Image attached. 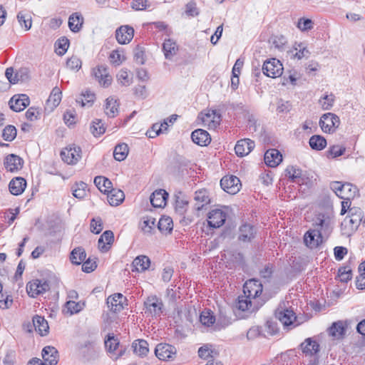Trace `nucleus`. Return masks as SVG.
I'll return each mask as SVG.
<instances>
[{
	"mask_svg": "<svg viewBox=\"0 0 365 365\" xmlns=\"http://www.w3.org/2000/svg\"><path fill=\"white\" fill-rule=\"evenodd\" d=\"M109 58L110 62L115 66L120 65L123 61L125 60L123 51H120L119 50L113 51L109 56Z\"/></svg>",
	"mask_w": 365,
	"mask_h": 365,
	"instance_id": "56",
	"label": "nucleus"
},
{
	"mask_svg": "<svg viewBox=\"0 0 365 365\" xmlns=\"http://www.w3.org/2000/svg\"><path fill=\"white\" fill-rule=\"evenodd\" d=\"M17 19L22 28L26 31L31 29L32 25L31 16L29 13L19 11L17 14Z\"/></svg>",
	"mask_w": 365,
	"mask_h": 365,
	"instance_id": "49",
	"label": "nucleus"
},
{
	"mask_svg": "<svg viewBox=\"0 0 365 365\" xmlns=\"http://www.w3.org/2000/svg\"><path fill=\"white\" fill-rule=\"evenodd\" d=\"M194 200L196 201L195 205V210H202L205 205L209 204L210 202L208 191L205 189L197 190L195 192Z\"/></svg>",
	"mask_w": 365,
	"mask_h": 365,
	"instance_id": "31",
	"label": "nucleus"
},
{
	"mask_svg": "<svg viewBox=\"0 0 365 365\" xmlns=\"http://www.w3.org/2000/svg\"><path fill=\"white\" fill-rule=\"evenodd\" d=\"M338 277L342 282H347L352 278V270L349 266L341 267L338 270Z\"/></svg>",
	"mask_w": 365,
	"mask_h": 365,
	"instance_id": "54",
	"label": "nucleus"
},
{
	"mask_svg": "<svg viewBox=\"0 0 365 365\" xmlns=\"http://www.w3.org/2000/svg\"><path fill=\"white\" fill-rule=\"evenodd\" d=\"M334 102V96L333 94L325 95L319 100L323 110H329L333 106Z\"/></svg>",
	"mask_w": 365,
	"mask_h": 365,
	"instance_id": "61",
	"label": "nucleus"
},
{
	"mask_svg": "<svg viewBox=\"0 0 365 365\" xmlns=\"http://www.w3.org/2000/svg\"><path fill=\"white\" fill-rule=\"evenodd\" d=\"M124 199V192L120 190L112 188L108 193V201L112 206L119 205L123 202Z\"/></svg>",
	"mask_w": 365,
	"mask_h": 365,
	"instance_id": "37",
	"label": "nucleus"
},
{
	"mask_svg": "<svg viewBox=\"0 0 365 365\" xmlns=\"http://www.w3.org/2000/svg\"><path fill=\"white\" fill-rule=\"evenodd\" d=\"M103 230V222L100 217L93 218L91 221V231L99 234Z\"/></svg>",
	"mask_w": 365,
	"mask_h": 365,
	"instance_id": "64",
	"label": "nucleus"
},
{
	"mask_svg": "<svg viewBox=\"0 0 365 365\" xmlns=\"http://www.w3.org/2000/svg\"><path fill=\"white\" fill-rule=\"evenodd\" d=\"M94 183L99 190L105 194H108L113 188L111 181L103 176H96L94 178Z\"/></svg>",
	"mask_w": 365,
	"mask_h": 365,
	"instance_id": "40",
	"label": "nucleus"
},
{
	"mask_svg": "<svg viewBox=\"0 0 365 365\" xmlns=\"http://www.w3.org/2000/svg\"><path fill=\"white\" fill-rule=\"evenodd\" d=\"M114 241V235L111 230L105 231L98 241V247L101 252H106Z\"/></svg>",
	"mask_w": 365,
	"mask_h": 365,
	"instance_id": "26",
	"label": "nucleus"
},
{
	"mask_svg": "<svg viewBox=\"0 0 365 365\" xmlns=\"http://www.w3.org/2000/svg\"><path fill=\"white\" fill-rule=\"evenodd\" d=\"M33 324L36 332L41 336H46L48 333L49 327L43 317L36 315L33 317Z\"/></svg>",
	"mask_w": 365,
	"mask_h": 365,
	"instance_id": "36",
	"label": "nucleus"
},
{
	"mask_svg": "<svg viewBox=\"0 0 365 365\" xmlns=\"http://www.w3.org/2000/svg\"><path fill=\"white\" fill-rule=\"evenodd\" d=\"M56 45L57 50H58V53L59 55H63L66 52V51L68 48L69 40L66 37H62L57 41Z\"/></svg>",
	"mask_w": 365,
	"mask_h": 365,
	"instance_id": "63",
	"label": "nucleus"
},
{
	"mask_svg": "<svg viewBox=\"0 0 365 365\" xmlns=\"http://www.w3.org/2000/svg\"><path fill=\"white\" fill-rule=\"evenodd\" d=\"M117 78L118 81L122 86H128L131 83V79L126 69H121L118 73Z\"/></svg>",
	"mask_w": 365,
	"mask_h": 365,
	"instance_id": "60",
	"label": "nucleus"
},
{
	"mask_svg": "<svg viewBox=\"0 0 365 365\" xmlns=\"http://www.w3.org/2000/svg\"><path fill=\"white\" fill-rule=\"evenodd\" d=\"M285 176L289 178L291 182L299 185L303 184L304 182L302 170L294 166H288L286 168Z\"/></svg>",
	"mask_w": 365,
	"mask_h": 365,
	"instance_id": "33",
	"label": "nucleus"
},
{
	"mask_svg": "<svg viewBox=\"0 0 365 365\" xmlns=\"http://www.w3.org/2000/svg\"><path fill=\"white\" fill-rule=\"evenodd\" d=\"M323 235H319V232L314 229L307 231L304 236V240L305 245L311 249L317 247L322 242Z\"/></svg>",
	"mask_w": 365,
	"mask_h": 365,
	"instance_id": "27",
	"label": "nucleus"
},
{
	"mask_svg": "<svg viewBox=\"0 0 365 365\" xmlns=\"http://www.w3.org/2000/svg\"><path fill=\"white\" fill-rule=\"evenodd\" d=\"M93 75L99 84L103 87H108L113 81L108 72V68L104 65H100L93 69Z\"/></svg>",
	"mask_w": 365,
	"mask_h": 365,
	"instance_id": "13",
	"label": "nucleus"
},
{
	"mask_svg": "<svg viewBox=\"0 0 365 365\" xmlns=\"http://www.w3.org/2000/svg\"><path fill=\"white\" fill-rule=\"evenodd\" d=\"M118 108L119 103L117 99L114 98L113 96L106 98L104 106V112L108 117H115L118 114Z\"/></svg>",
	"mask_w": 365,
	"mask_h": 365,
	"instance_id": "34",
	"label": "nucleus"
},
{
	"mask_svg": "<svg viewBox=\"0 0 365 365\" xmlns=\"http://www.w3.org/2000/svg\"><path fill=\"white\" fill-rule=\"evenodd\" d=\"M345 332V326L342 321L334 322L329 329V335L336 339L342 338Z\"/></svg>",
	"mask_w": 365,
	"mask_h": 365,
	"instance_id": "41",
	"label": "nucleus"
},
{
	"mask_svg": "<svg viewBox=\"0 0 365 365\" xmlns=\"http://www.w3.org/2000/svg\"><path fill=\"white\" fill-rule=\"evenodd\" d=\"M129 151L126 143H120L115 147L113 157L118 161H122L126 158Z\"/></svg>",
	"mask_w": 365,
	"mask_h": 365,
	"instance_id": "47",
	"label": "nucleus"
},
{
	"mask_svg": "<svg viewBox=\"0 0 365 365\" xmlns=\"http://www.w3.org/2000/svg\"><path fill=\"white\" fill-rule=\"evenodd\" d=\"M262 292V285L258 281L251 279L243 286V293L247 298L257 302H263L259 297Z\"/></svg>",
	"mask_w": 365,
	"mask_h": 365,
	"instance_id": "5",
	"label": "nucleus"
},
{
	"mask_svg": "<svg viewBox=\"0 0 365 365\" xmlns=\"http://www.w3.org/2000/svg\"><path fill=\"white\" fill-rule=\"evenodd\" d=\"M16 133V128L14 125H9L3 130L2 138L4 140L11 142L15 139Z\"/></svg>",
	"mask_w": 365,
	"mask_h": 365,
	"instance_id": "55",
	"label": "nucleus"
},
{
	"mask_svg": "<svg viewBox=\"0 0 365 365\" xmlns=\"http://www.w3.org/2000/svg\"><path fill=\"white\" fill-rule=\"evenodd\" d=\"M26 187V181L21 177L13 178L9 184V191L14 195H21L24 191Z\"/></svg>",
	"mask_w": 365,
	"mask_h": 365,
	"instance_id": "29",
	"label": "nucleus"
},
{
	"mask_svg": "<svg viewBox=\"0 0 365 365\" xmlns=\"http://www.w3.org/2000/svg\"><path fill=\"white\" fill-rule=\"evenodd\" d=\"M119 346V341L118 338L115 337L113 334H108L107 339L105 340V346L110 353L114 352Z\"/></svg>",
	"mask_w": 365,
	"mask_h": 365,
	"instance_id": "53",
	"label": "nucleus"
},
{
	"mask_svg": "<svg viewBox=\"0 0 365 365\" xmlns=\"http://www.w3.org/2000/svg\"><path fill=\"white\" fill-rule=\"evenodd\" d=\"M61 157L65 163L74 165L81 158V149L79 146L69 145L61 152Z\"/></svg>",
	"mask_w": 365,
	"mask_h": 365,
	"instance_id": "10",
	"label": "nucleus"
},
{
	"mask_svg": "<svg viewBox=\"0 0 365 365\" xmlns=\"http://www.w3.org/2000/svg\"><path fill=\"white\" fill-rule=\"evenodd\" d=\"M86 257V253L85 250L81 247H78L73 249L70 255V259L73 264L79 265L81 264Z\"/></svg>",
	"mask_w": 365,
	"mask_h": 365,
	"instance_id": "44",
	"label": "nucleus"
},
{
	"mask_svg": "<svg viewBox=\"0 0 365 365\" xmlns=\"http://www.w3.org/2000/svg\"><path fill=\"white\" fill-rule=\"evenodd\" d=\"M313 225L319 236H329L333 230L334 215L331 213H319Z\"/></svg>",
	"mask_w": 365,
	"mask_h": 365,
	"instance_id": "3",
	"label": "nucleus"
},
{
	"mask_svg": "<svg viewBox=\"0 0 365 365\" xmlns=\"http://www.w3.org/2000/svg\"><path fill=\"white\" fill-rule=\"evenodd\" d=\"M263 302H257L248 299L245 295L240 296L238 297L237 308L243 312L247 311L250 312H254L257 311L259 307L263 304Z\"/></svg>",
	"mask_w": 365,
	"mask_h": 365,
	"instance_id": "15",
	"label": "nucleus"
},
{
	"mask_svg": "<svg viewBox=\"0 0 365 365\" xmlns=\"http://www.w3.org/2000/svg\"><path fill=\"white\" fill-rule=\"evenodd\" d=\"M163 50L165 57L167 59H171L175 55H176L177 51H178V47L175 41L168 38L165 40L163 44Z\"/></svg>",
	"mask_w": 365,
	"mask_h": 365,
	"instance_id": "39",
	"label": "nucleus"
},
{
	"mask_svg": "<svg viewBox=\"0 0 365 365\" xmlns=\"http://www.w3.org/2000/svg\"><path fill=\"white\" fill-rule=\"evenodd\" d=\"M96 96L95 94L90 91H86L82 92L81 96L76 98V103H80L82 107H91L94 101Z\"/></svg>",
	"mask_w": 365,
	"mask_h": 365,
	"instance_id": "45",
	"label": "nucleus"
},
{
	"mask_svg": "<svg viewBox=\"0 0 365 365\" xmlns=\"http://www.w3.org/2000/svg\"><path fill=\"white\" fill-rule=\"evenodd\" d=\"M4 165L7 171L14 173L23 168L24 160L19 155L10 154L5 158Z\"/></svg>",
	"mask_w": 365,
	"mask_h": 365,
	"instance_id": "19",
	"label": "nucleus"
},
{
	"mask_svg": "<svg viewBox=\"0 0 365 365\" xmlns=\"http://www.w3.org/2000/svg\"><path fill=\"white\" fill-rule=\"evenodd\" d=\"M276 317L284 326H289L296 320L297 317L292 309L279 308L275 312Z\"/></svg>",
	"mask_w": 365,
	"mask_h": 365,
	"instance_id": "21",
	"label": "nucleus"
},
{
	"mask_svg": "<svg viewBox=\"0 0 365 365\" xmlns=\"http://www.w3.org/2000/svg\"><path fill=\"white\" fill-rule=\"evenodd\" d=\"M257 229L250 223L245 222L241 225L238 230V241L243 243H250L255 238Z\"/></svg>",
	"mask_w": 365,
	"mask_h": 365,
	"instance_id": "11",
	"label": "nucleus"
},
{
	"mask_svg": "<svg viewBox=\"0 0 365 365\" xmlns=\"http://www.w3.org/2000/svg\"><path fill=\"white\" fill-rule=\"evenodd\" d=\"M296 52L293 53V56L298 59H302L304 57H307L309 54L308 49L304 46L302 43H298L295 47Z\"/></svg>",
	"mask_w": 365,
	"mask_h": 365,
	"instance_id": "59",
	"label": "nucleus"
},
{
	"mask_svg": "<svg viewBox=\"0 0 365 365\" xmlns=\"http://www.w3.org/2000/svg\"><path fill=\"white\" fill-rule=\"evenodd\" d=\"M168 197V193L165 190H157L150 195V203L154 207H163L166 205Z\"/></svg>",
	"mask_w": 365,
	"mask_h": 365,
	"instance_id": "28",
	"label": "nucleus"
},
{
	"mask_svg": "<svg viewBox=\"0 0 365 365\" xmlns=\"http://www.w3.org/2000/svg\"><path fill=\"white\" fill-rule=\"evenodd\" d=\"M125 298L120 293H115L107 299V305L110 310L114 313L120 312L123 309V301Z\"/></svg>",
	"mask_w": 365,
	"mask_h": 365,
	"instance_id": "22",
	"label": "nucleus"
},
{
	"mask_svg": "<svg viewBox=\"0 0 365 365\" xmlns=\"http://www.w3.org/2000/svg\"><path fill=\"white\" fill-rule=\"evenodd\" d=\"M302 354L309 359L308 365H319L320 345L314 337L307 338L300 344Z\"/></svg>",
	"mask_w": 365,
	"mask_h": 365,
	"instance_id": "1",
	"label": "nucleus"
},
{
	"mask_svg": "<svg viewBox=\"0 0 365 365\" xmlns=\"http://www.w3.org/2000/svg\"><path fill=\"white\" fill-rule=\"evenodd\" d=\"M220 186L226 192L235 195L240 190L242 185L240 179L235 175H227L221 179Z\"/></svg>",
	"mask_w": 365,
	"mask_h": 365,
	"instance_id": "9",
	"label": "nucleus"
},
{
	"mask_svg": "<svg viewBox=\"0 0 365 365\" xmlns=\"http://www.w3.org/2000/svg\"><path fill=\"white\" fill-rule=\"evenodd\" d=\"M200 321L202 324L207 327H210L215 323V318L210 310H205L202 311L200 314Z\"/></svg>",
	"mask_w": 365,
	"mask_h": 365,
	"instance_id": "50",
	"label": "nucleus"
},
{
	"mask_svg": "<svg viewBox=\"0 0 365 365\" xmlns=\"http://www.w3.org/2000/svg\"><path fill=\"white\" fill-rule=\"evenodd\" d=\"M61 101V91L58 87L53 88L47 101L46 105L51 110L56 108Z\"/></svg>",
	"mask_w": 365,
	"mask_h": 365,
	"instance_id": "43",
	"label": "nucleus"
},
{
	"mask_svg": "<svg viewBox=\"0 0 365 365\" xmlns=\"http://www.w3.org/2000/svg\"><path fill=\"white\" fill-rule=\"evenodd\" d=\"M264 160L267 166L275 168L282 161V155L277 149H269L264 153Z\"/></svg>",
	"mask_w": 365,
	"mask_h": 365,
	"instance_id": "23",
	"label": "nucleus"
},
{
	"mask_svg": "<svg viewBox=\"0 0 365 365\" xmlns=\"http://www.w3.org/2000/svg\"><path fill=\"white\" fill-rule=\"evenodd\" d=\"M227 216L222 210L213 209L207 214V224L210 227L219 228L225 224Z\"/></svg>",
	"mask_w": 365,
	"mask_h": 365,
	"instance_id": "12",
	"label": "nucleus"
},
{
	"mask_svg": "<svg viewBox=\"0 0 365 365\" xmlns=\"http://www.w3.org/2000/svg\"><path fill=\"white\" fill-rule=\"evenodd\" d=\"M314 21L307 18L302 17L298 19L297 27L302 31H308L314 28Z\"/></svg>",
	"mask_w": 365,
	"mask_h": 365,
	"instance_id": "52",
	"label": "nucleus"
},
{
	"mask_svg": "<svg viewBox=\"0 0 365 365\" xmlns=\"http://www.w3.org/2000/svg\"><path fill=\"white\" fill-rule=\"evenodd\" d=\"M42 357L45 364L56 365L58 361V352L55 347L47 346L42 350Z\"/></svg>",
	"mask_w": 365,
	"mask_h": 365,
	"instance_id": "25",
	"label": "nucleus"
},
{
	"mask_svg": "<svg viewBox=\"0 0 365 365\" xmlns=\"http://www.w3.org/2000/svg\"><path fill=\"white\" fill-rule=\"evenodd\" d=\"M134 60L140 65H143L145 63V51L143 47L137 46L134 49Z\"/></svg>",
	"mask_w": 365,
	"mask_h": 365,
	"instance_id": "62",
	"label": "nucleus"
},
{
	"mask_svg": "<svg viewBox=\"0 0 365 365\" xmlns=\"http://www.w3.org/2000/svg\"><path fill=\"white\" fill-rule=\"evenodd\" d=\"M150 265V259L146 255H139L136 257L133 261L132 272H143L147 270Z\"/></svg>",
	"mask_w": 365,
	"mask_h": 365,
	"instance_id": "30",
	"label": "nucleus"
},
{
	"mask_svg": "<svg viewBox=\"0 0 365 365\" xmlns=\"http://www.w3.org/2000/svg\"><path fill=\"white\" fill-rule=\"evenodd\" d=\"M144 312L147 317L160 318L164 311V304L162 299L156 295H150L147 297L144 303Z\"/></svg>",
	"mask_w": 365,
	"mask_h": 365,
	"instance_id": "4",
	"label": "nucleus"
},
{
	"mask_svg": "<svg viewBox=\"0 0 365 365\" xmlns=\"http://www.w3.org/2000/svg\"><path fill=\"white\" fill-rule=\"evenodd\" d=\"M50 289L49 283L44 279H34L29 282L26 285V291L28 294L31 297L45 293Z\"/></svg>",
	"mask_w": 365,
	"mask_h": 365,
	"instance_id": "8",
	"label": "nucleus"
},
{
	"mask_svg": "<svg viewBox=\"0 0 365 365\" xmlns=\"http://www.w3.org/2000/svg\"><path fill=\"white\" fill-rule=\"evenodd\" d=\"M158 227L162 233H170L173 228L172 219L170 217H162L158 221Z\"/></svg>",
	"mask_w": 365,
	"mask_h": 365,
	"instance_id": "48",
	"label": "nucleus"
},
{
	"mask_svg": "<svg viewBox=\"0 0 365 365\" xmlns=\"http://www.w3.org/2000/svg\"><path fill=\"white\" fill-rule=\"evenodd\" d=\"M133 352L140 357L147 355L149 351L148 343L144 339L135 340L132 344Z\"/></svg>",
	"mask_w": 365,
	"mask_h": 365,
	"instance_id": "38",
	"label": "nucleus"
},
{
	"mask_svg": "<svg viewBox=\"0 0 365 365\" xmlns=\"http://www.w3.org/2000/svg\"><path fill=\"white\" fill-rule=\"evenodd\" d=\"M29 98L26 94L14 96L9 101V104L11 110L15 112H20L29 105Z\"/></svg>",
	"mask_w": 365,
	"mask_h": 365,
	"instance_id": "17",
	"label": "nucleus"
},
{
	"mask_svg": "<svg viewBox=\"0 0 365 365\" xmlns=\"http://www.w3.org/2000/svg\"><path fill=\"white\" fill-rule=\"evenodd\" d=\"M340 124L339 118L334 113H327L322 115L319 126L325 133H332Z\"/></svg>",
	"mask_w": 365,
	"mask_h": 365,
	"instance_id": "6",
	"label": "nucleus"
},
{
	"mask_svg": "<svg viewBox=\"0 0 365 365\" xmlns=\"http://www.w3.org/2000/svg\"><path fill=\"white\" fill-rule=\"evenodd\" d=\"M91 132L96 137L103 134L106 132V128L101 120L93 121V125L91 127Z\"/></svg>",
	"mask_w": 365,
	"mask_h": 365,
	"instance_id": "58",
	"label": "nucleus"
},
{
	"mask_svg": "<svg viewBox=\"0 0 365 365\" xmlns=\"http://www.w3.org/2000/svg\"><path fill=\"white\" fill-rule=\"evenodd\" d=\"M185 13L189 17H196L200 14V10L194 0H190L185 4Z\"/></svg>",
	"mask_w": 365,
	"mask_h": 365,
	"instance_id": "51",
	"label": "nucleus"
},
{
	"mask_svg": "<svg viewBox=\"0 0 365 365\" xmlns=\"http://www.w3.org/2000/svg\"><path fill=\"white\" fill-rule=\"evenodd\" d=\"M133 28L128 25L121 26L115 31V38L120 44L128 43L133 39Z\"/></svg>",
	"mask_w": 365,
	"mask_h": 365,
	"instance_id": "16",
	"label": "nucleus"
},
{
	"mask_svg": "<svg viewBox=\"0 0 365 365\" xmlns=\"http://www.w3.org/2000/svg\"><path fill=\"white\" fill-rule=\"evenodd\" d=\"M255 142L249 138L238 140L235 147V151L237 156L244 157L248 155L255 148Z\"/></svg>",
	"mask_w": 365,
	"mask_h": 365,
	"instance_id": "20",
	"label": "nucleus"
},
{
	"mask_svg": "<svg viewBox=\"0 0 365 365\" xmlns=\"http://www.w3.org/2000/svg\"><path fill=\"white\" fill-rule=\"evenodd\" d=\"M283 70L282 63L277 58H271L264 61L262 66L263 73L273 78L281 76Z\"/></svg>",
	"mask_w": 365,
	"mask_h": 365,
	"instance_id": "7",
	"label": "nucleus"
},
{
	"mask_svg": "<svg viewBox=\"0 0 365 365\" xmlns=\"http://www.w3.org/2000/svg\"><path fill=\"white\" fill-rule=\"evenodd\" d=\"M202 119L205 123H208L210 127L212 126V128H215L220 124L221 114L216 110H209L203 115Z\"/></svg>",
	"mask_w": 365,
	"mask_h": 365,
	"instance_id": "35",
	"label": "nucleus"
},
{
	"mask_svg": "<svg viewBox=\"0 0 365 365\" xmlns=\"http://www.w3.org/2000/svg\"><path fill=\"white\" fill-rule=\"evenodd\" d=\"M359 276L356 277V286L358 289H365V266L363 263L359 266Z\"/></svg>",
	"mask_w": 365,
	"mask_h": 365,
	"instance_id": "57",
	"label": "nucleus"
},
{
	"mask_svg": "<svg viewBox=\"0 0 365 365\" xmlns=\"http://www.w3.org/2000/svg\"><path fill=\"white\" fill-rule=\"evenodd\" d=\"M84 19L79 12L73 13L68 18V27L73 33L80 31L83 27Z\"/></svg>",
	"mask_w": 365,
	"mask_h": 365,
	"instance_id": "32",
	"label": "nucleus"
},
{
	"mask_svg": "<svg viewBox=\"0 0 365 365\" xmlns=\"http://www.w3.org/2000/svg\"><path fill=\"white\" fill-rule=\"evenodd\" d=\"M175 354V347L168 344H159L155 349V356L162 361L172 358Z\"/></svg>",
	"mask_w": 365,
	"mask_h": 365,
	"instance_id": "18",
	"label": "nucleus"
},
{
	"mask_svg": "<svg viewBox=\"0 0 365 365\" xmlns=\"http://www.w3.org/2000/svg\"><path fill=\"white\" fill-rule=\"evenodd\" d=\"M309 143L312 149L322 150L326 147L327 140L322 135H314L310 138Z\"/></svg>",
	"mask_w": 365,
	"mask_h": 365,
	"instance_id": "46",
	"label": "nucleus"
},
{
	"mask_svg": "<svg viewBox=\"0 0 365 365\" xmlns=\"http://www.w3.org/2000/svg\"><path fill=\"white\" fill-rule=\"evenodd\" d=\"M88 190L87 184L82 181L76 182L71 186V192L73 195L80 200L84 198L86 196Z\"/></svg>",
	"mask_w": 365,
	"mask_h": 365,
	"instance_id": "42",
	"label": "nucleus"
},
{
	"mask_svg": "<svg viewBox=\"0 0 365 365\" xmlns=\"http://www.w3.org/2000/svg\"><path fill=\"white\" fill-rule=\"evenodd\" d=\"M191 138L194 143L200 146H206L211 142L210 135L203 129H197L192 132Z\"/></svg>",
	"mask_w": 365,
	"mask_h": 365,
	"instance_id": "24",
	"label": "nucleus"
},
{
	"mask_svg": "<svg viewBox=\"0 0 365 365\" xmlns=\"http://www.w3.org/2000/svg\"><path fill=\"white\" fill-rule=\"evenodd\" d=\"M330 188L343 200H351L359 195L357 187L350 182L333 181L330 182Z\"/></svg>",
	"mask_w": 365,
	"mask_h": 365,
	"instance_id": "2",
	"label": "nucleus"
},
{
	"mask_svg": "<svg viewBox=\"0 0 365 365\" xmlns=\"http://www.w3.org/2000/svg\"><path fill=\"white\" fill-rule=\"evenodd\" d=\"M363 221V211L361 208L353 207L349 209V215L344 219L346 225H349L351 229H357Z\"/></svg>",
	"mask_w": 365,
	"mask_h": 365,
	"instance_id": "14",
	"label": "nucleus"
}]
</instances>
